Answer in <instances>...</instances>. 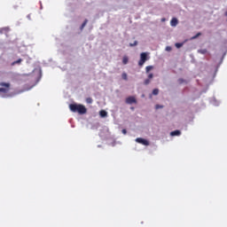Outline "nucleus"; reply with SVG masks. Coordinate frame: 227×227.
<instances>
[{
  "instance_id": "dca6fc26",
  "label": "nucleus",
  "mask_w": 227,
  "mask_h": 227,
  "mask_svg": "<svg viewBox=\"0 0 227 227\" xmlns=\"http://www.w3.org/2000/svg\"><path fill=\"white\" fill-rule=\"evenodd\" d=\"M199 36H201V32H199L197 35L192 37V40H196Z\"/></svg>"
},
{
  "instance_id": "412c9836",
  "label": "nucleus",
  "mask_w": 227,
  "mask_h": 227,
  "mask_svg": "<svg viewBox=\"0 0 227 227\" xmlns=\"http://www.w3.org/2000/svg\"><path fill=\"white\" fill-rule=\"evenodd\" d=\"M182 43H176V47L177 48V49H180V47H182Z\"/></svg>"
},
{
  "instance_id": "9d476101",
  "label": "nucleus",
  "mask_w": 227,
  "mask_h": 227,
  "mask_svg": "<svg viewBox=\"0 0 227 227\" xmlns=\"http://www.w3.org/2000/svg\"><path fill=\"white\" fill-rule=\"evenodd\" d=\"M9 31H10V28L8 27L0 28L1 35H3L4 33H8Z\"/></svg>"
},
{
  "instance_id": "20e7f679",
  "label": "nucleus",
  "mask_w": 227,
  "mask_h": 227,
  "mask_svg": "<svg viewBox=\"0 0 227 227\" xmlns=\"http://www.w3.org/2000/svg\"><path fill=\"white\" fill-rule=\"evenodd\" d=\"M136 143H139L140 145H144V146H148L150 142L145 138L137 137L136 138Z\"/></svg>"
},
{
  "instance_id": "ddd939ff",
  "label": "nucleus",
  "mask_w": 227,
  "mask_h": 227,
  "mask_svg": "<svg viewBox=\"0 0 227 227\" xmlns=\"http://www.w3.org/2000/svg\"><path fill=\"white\" fill-rule=\"evenodd\" d=\"M121 77H122L123 81H128V79H129L127 73H122Z\"/></svg>"
},
{
  "instance_id": "6ab92c4d",
  "label": "nucleus",
  "mask_w": 227,
  "mask_h": 227,
  "mask_svg": "<svg viewBox=\"0 0 227 227\" xmlns=\"http://www.w3.org/2000/svg\"><path fill=\"white\" fill-rule=\"evenodd\" d=\"M153 95H159V89H154L153 90Z\"/></svg>"
},
{
  "instance_id": "f3484780",
  "label": "nucleus",
  "mask_w": 227,
  "mask_h": 227,
  "mask_svg": "<svg viewBox=\"0 0 227 227\" xmlns=\"http://www.w3.org/2000/svg\"><path fill=\"white\" fill-rule=\"evenodd\" d=\"M86 102H87V104H93V98H86Z\"/></svg>"
},
{
  "instance_id": "f8f14e48",
  "label": "nucleus",
  "mask_w": 227,
  "mask_h": 227,
  "mask_svg": "<svg viewBox=\"0 0 227 227\" xmlns=\"http://www.w3.org/2000/svg\"><path fill=\"white\" fill-rule=\"evenodd\" d=\"M150 70H153V66H147L145 67V72L146 74H149L150 73Z\"/></svg>"
},
{
  "instance_id": "f03ea898",
  "label": "nucleus",
  "mask_w": 227,
  "mask_h": 227,
  "mask_svg": "<svg viewBox=\"0 0 227 227\" xmlns=\"http://www.w3.org/2000/svg\"><path fill=\"white\" fill-rule=\"evenodd\" d=\"M146 61H148V54L146 52H142L140 54V60L138 61V66L143 67V65H145Z\"/></svg>"
},
{
  "instance_id": "a211bd4d",
  "label": "nucleus",
  "mask_w": 227,
  "mask_h": 227,
  "mask_svg": "<svg viewBox=\"0 0 227 227\" xmlns=\"http://www.w3.org/2000/svg\"><path fill=\"white\" fill-rule=\"evenodd\" d=\"M177 82H178L179 84H184V82H185V80H184V78H179V79L177 80Z\"/></svg>"
},
{
  "instance_id": "4be33fe9",
  "label": "nucleus",
  "mask_w": 227,
  "mask_h": 227,
  "mask_svg": "<svg viewBox=\"0 0 227 227\" xmlns=\"http://www.w3.org/2000/svg\"><path fill=\"white\" fill-rule=\"evenodd\" d=\"M162 107H164V106H160V105H156L155 106V109H162Z\"/></svg>"
},
{
  "instance_id": "0eeeda50",
  "label": "nucleus",
  "mask_w": 227,
  "mask_h": 227,
  "mask_svg": "<svg viewBox=\"0 0 227 227\" xmlns=\"http://www.w3.org/2000/svg\"><path fill=\"white\" fill-rule=\"evenodd\" d=\"M170 25L175 27L178 26V20L176 18H173L170 21Z\"/></svg>"
},
{
  "instance_id": "4468645a",
  "label": "nucleus",
  "mask_w": 227,
  "mask_h": 227,
  "mask_svg": "<svg viewBox=\"0 0 227 227\" xmlns=\"http://www.w3.org/2000/svg\"><path fill=\"white\" fill-rule=\"evenodd\" d=\"M86 24H88V20H85L83 21V23H82V26H81V29H84V27H86Z\"/></svg>"
},
{
  "instance_id": "f257e3e1",
  "label": "nucleus",
  "mask_w": 227,
  "mask_h": 227,
  "mask_svg": "<svg viewBox=\"0 0 227 227\" xmlns=\"http://www.w3.org/2000/svg\"><path fill=\"white\" fill-rule=\"evenodd\" d=\"M69 109L72 113H78L79 114H86L87 109L83 105L70 104Z\"/></svg>"
},
{
  "instance_id": "aec40b11",
  "label": "nucleus",
  "mask_w": 227,
  "mask_h": 227,
  "mask_svg": "<svg viewBox=\"0 0 227 227\" xmlns=\"http://www.w3.org/2000/svg\"><path fill=\"white\" fill-rule=\"evenodd\" d=\"M136 45H137V41H135L134 43H129V47H136Z\"/></svg>"
},
{
  "instance_id": "2eb2a0df",
  "label": "nucleus",
  "mask_w": 227,
  "mask_h": 227,
  "mask_svg": "<svg viewBox=\"0 0 227 227\" xmlns=\"http://www.w3.org/2000/svg\"><path fill=\"white\" fill-rule=\"evenodd\" d=\"M22 63V59H19L18 60L14 61L12 65H20Z\"/></svg>"
},
{
  "instance_id": "a878e982",
  "label": "nucleus",
  "mask_w": 227,
  "mask_h": 227,
  "mask_svg": "<svg viewBox=\"0 0 227 227\" xmlns=\"http://www.w3.org/2000/svg\"><path fill=\"white\" fill-rule=\"evenodd\" d=\"M165 20H166V19H164V18H163V19H161V22H164Z\"/></svg>"
},
{
  "instance_id": "1a4fd4ad",
  "label": "nucleus",
  "mask_w": 227,
  "mask_h": 227,
  "mask_svg": "<svg viewBox=\"0 0 227 227\" xmlns=\"http://www.w3.org/2000/svg\"><path fill=\"white\" fill-rule=\"evenodd\" d=\"M99 114H100L101 118H106V116H107V112H106L105 110H101L99 112Z\"/></svg>"
},
{
  "instance_id": "5701e85b",
  "label": "nucleus",
  "mask_w": 227,
  "mask_h": 227,
  "mask_svg": "<svg viewBox=\"0 0 227 227\" xmlns=\"http://www.w3.org/2000/svg\"><path fill=\"white\" fill-rule=\"evenodd\" d=\"M200 52L201 54H207V50H205V49H204V50H200Z\"/></svg>"
},
{
  "instance_id": "7ed1b4c3",
  "label": "nucleus",
  "mask_w": 227,
  "mask_h": 227,
  "mask_svg": "<svg viewBox=\"0 0 227 227\" xmlns=\"http://www.w3.org/2000/svg\"><path fill=\"white\" fill-rule=\"evenodd\" d=\"M0 86L4 87L0 88V93H8V91H10V83L2 82L0 83Z\"/></svg>"
},
{
  "instance_id": "39448f33",
  "label": "nucleus",
  "mask_w": 227,
  "mask_h": 227,
  "mask_svg": "<svg viewBox=\"0 0 227 227\" xmlns=\"http://www.w3.org/2000/svg\"><path fill=\"white\" fill-rule=\"evenodd\" d=\"M126 104H137V99L134 96H129L125 100Z\"/></svg>"
},
{
  "instance_id": "bb28decb",
  "label": "nucleus",
  "mask_w": 227,
  "mask_h": 227,
  "mask_svg": "<svg viewBox=\"0 0 227 227\" xmlns=\"http://www.w3.org/2000/svg\"><path fill=\"white\" fill-rule=\"evenodd\" d=\"M132 111H134V107H131Z\"/></svg>"
},
{
  "instance_id": "393cba45",
  "label": "nucleus",
  "mask_w": 227,
  "mask_h": 227,
  "mask_svg": "<svg viewBox=\"0 0 227 227\" xmlns=\"http://www.w3.org/2000/svg\"><path fill=\"white\" fill-rule=\"evenodd\" d=\"M122 134H127V129H122Z\"/></svg>"
},
{
  "instance_id": "423d86ee",
  "label": "nucleus",
  "mask_w": 227,
  "mask_h": 227,
  "mask_svg": "<svg viewBox=\"0 0 227 227\" xmlns=\"http://www.w3.org/2000/svg\"><path fill=\"white\" fill-rule=\"evenodd\" d=\"M152 79H153V73H150V74H148L147 79H145V80L144 81L145 86H148V84H150V82H152Z\"/></svg>"
},
{
  "instance_id": "6e6552de",
  "label": "nucleus",
  "mask_w": 227,
  "mask_h": 227,
  "mask_svg": "<svg viewBox=\"0 0 227 227\" xmlns=\"http://www.w3.org/2000/svg\"><path fill=\"white\" fill-rule=\"evenodd\" d=\"M182 132L178 129L170 132V136H180Z\"/></svg>"
},
{
  "instance_id": "9b49d317",
  "label": "nucleus",
  "mask_w": 227,
  "mask_h": 227,
  "mask_svg": "<svg viewBox=\"0 0 227 227\" xmlns=\"http://www.w3.org/2000/svg\"><path fill=\"white\" fill-rule=\"evenodd\" d=\"M122 63H123V65H127V63H129V57L124 56L122 58Z\"/></svg>"
},
{
  "instance_id": "b1692460",
  "label": "nucleus",
  "mask_w": 227,
  "mask_h": 227,
  "mask_svg": "<svg viewBox=\"0 0 227 227\" xmlns=\"http://www.w3.org/2000/svg\"><path fill=\"white\" fill-rule=\"evenodd\" d=\"M166 51H171V47H169V46H168L167 48H166Z\"/></svg>"
}]
</instances>
